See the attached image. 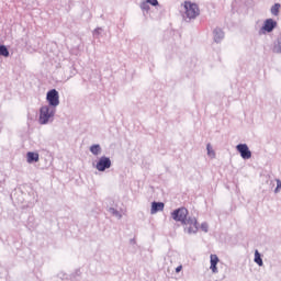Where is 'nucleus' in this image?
I'll return each instance as SVG.
<instances>
[{
  "mask_svg": "<svg viewBox=\"0 0 281 281\" xmlns=\"http://www.w3.org/2000/svg\"><path fill=\"white\" fill-rule=\"evenodd\" d=\"M166 205L164 202H153L151 203V209H150V214H157V212H164V207Z\"/></svg>",
  "mask_w": 281,
  "mask_h": 281,
  "instance_id": "9",
  "label": "nucleus"
},
{
  "mask_svg": "<svg viewBox=\"0 0 281 281\" xmlns=\"http://www.w3.org/2000/svg\"><path fill=\"white\" fill-rule=\"evenodd\" d=\"M276 181H277V188L274 189V193L278 194V192H280L281 190V181L280 179H277Z\"/></svg>",
  "mask_w": 281,
  "mask_h": 281,
  "instance_id": "23",
  "label": "nucleus"
},
{
  "mask_svg": "<svg viewBox=\"0 0 281 281\" xmlns=\"http://www.w3.org/2000/svg\"><path fill=\"white\" fill-rule=\"evenodd\" d=\"M206 150H207V157H210V159H216V151H214V148H212V144H207L206 145Z\"/></svg>",
  "mask_w": 281,
  "mask_h": 281,
  "instance_id": "14",
  "label": "nucleus"
},
{
  "mask_svg": "<svg viewBox=\"0 0 281 281\" xmlns=\"http://www.w3.org/2000/svg\"><path fill=\"white\" fill-rule=\"evenodd\" d=\"M102 32H104V30L102 27H97L94 29V31L92 32L93 36L95 38H100V36H102Z\"/></svg>",
  "mask_w": 281,
  "mask_h": 281,
  "instance_id": "20",
  "label": "nucleus"
},
{
  "mask_svg": "<svg viewBox=\"0 0 281 281\" xmlns=\"http://www.w3.org/2000/svg\"><path fill=\"white\" fill-rule=\"evenodd\" d=\"M272 52L274 54H281V37H279L273 45Z\"/></svg>",
  "mask_w": 281,
  "mask_h": 281,
  "instance_id": "15",
  "label": "nucleus"
},
{
  "mask_svg": "<svg viewBox=\"0 0 281 281\" xmlns=\"http://www.w3.org/2000/svg\"><path fill=\"white\" fill-rule=\"evenodd\" d=\"M236 150L239 153L241 159H251V150L247 144H238Z\"/></svg>",
  "mask_w": 281,
  "mask_h": 281,
  "instance_id": "7",
  "label": "nucleus"
},
{
  "mask_svg": "<svg viewBox=\"0 0 281 281\" xmlns=\"http://www.w3.org/2000/svg\"><path fill=\"white\" fill-rule=\"evenodd\" d=\"M270 12L273 16H278L280 14V3L272 5Z\"/></svg>",
  "mask_w": 281,
  "mask_h": 281,
  "instance_id": "17",
  "label": "nucleus"
},
{
  "mask_svg": "<svg viewBox=\"0 0 281 281\" xmlns=\"http://www.w3.org/2000/svg\"><path fill=\"white\" fill-rule=\"evenodd\" d=\"M276 27H278V22H276L273 19H267L263 22V26L261 27V32L262 34H265V32H271L272 30H276Z\"/></svg>",
  "mask_w": 281,
  "mask_h": 281,
  "instance_id": "8",
  "label": "nucleus"
},
{
  "mask_svg": "<svg viewBox=\"0 0 281 281\" xmlns=\"http://www.w3.org/2000/svg\"><path fill=\"white\" fill-rule=\"evenodd\" d=\"M181 269H183V266H178V267L176 268V273H180Z\"/></svg>",
  "mask_w": 281,
  "mask_h": 281,
  "instance_id": "25",
  "label": "nucleus"
},
{
  "mask_svg": "<svg viewBox=\"0 0 281 281\" xmlns=\"http://www.w3.org/2000/svg\"><path fill=\"white\" fill-rule=\"evenodd\" d=\"M46 100L48 102V105L46 106H52L53 109H56V106L60 104V94H58L56 89H52L47 92Z\"/></svg>",
  "mask_w": 281,
  "mask_h": 281,
  "instance_id": "4",
  "label": "nucleus"
},
{
  "mask_svg": "<svg viewBox=\"0 0 281 281\" xmlns=\"http://www.w3.org/2000/svg\"><path fill=\"white\" fill-rule=\"evenodd\" d=\"M38 159H40L38 153L29 151L26 154V161H27V164H34V162L38 161Z\"/></svg>",
  "mask_w": 281,
  "mask_h": 281,
  "instance_id": "11",
  "label": "nucleus"
},
{
  "mask_svg": "<svg viewBox=\"0 0 281 281\" xmlns=\"http://www.w3.org/2000/svg\"><path fill=\"white\" fill-rule=\"evenodd\" d=\"M214 41L215 43H221L223 38H225V33H223V30L215 29L213 32Z\"/></svg>",
  "mask_w": 281,
  "mask_h": 281,
  "instance_id": "12",
  "label": "nucleus"
},
{
  "mask_svg": "<svg viewBox=\"0 0 281 281\" xmlns=\"http://www.w3.org/2000/svg\"><path fill=\"white\" fill-rule=\"evenodd\" d=\"M90 153L98 157V155L102 154V147L100 146V144H94L90 146Z\"/></svg>",
  "mask_w": 281,
  "mask_h": 281,
  "instance_id": "13",
  "label": "nucleus"
},
{
  "mask_svg": "<svg viewBox=\"0 0 281 281\" xmlns=\"http://www.w3.org/2000/svg\"><path fill=\"white\" fill-rule=\"evenodd\" d=\"M146 2L149 4V5H159V1L157 0H146Z\"/></svg>",
  "mask_w": 281,
  "mask_h": 281,
  "instance_id": "24",
  "label": "nucleus"
},
{
  "mask_svg": "<svg viewBox=\"0 0 281 281\" xmlns=\"http://www.w3.org/2000/svg\"><path fill=\"white\" fill-rule=\"evenodd\" d=\"M54 115H56V109L49 105H43L40 109L38 124L45 126L49 122H54Z\"/></svg>",
  "mask_w": 281,
  "mask_h": 281,
  "instance_id": "1",
  "label": "nucleus"
},
{
  "mask_svg": "<svg viewBox=\"0 0 281 281\" xmlns=\"http://www.w3.org/2000/svg\"><path fill=\"white\" fill-rule=\"evenodd\" d=\"M111 166H112L111 158L106 156H101L97 161V165L94 166V168H97L99 172H104V170H109Z\"/></svg>",
  "mask_w": 281,
  "mask_h": 281,
  "instance_id": "5",
  "label": "nucleus"
},
{
  "mask_svg": "<svg viewBox=\"0 0 281 281\" xmlns=\"http://www.w3.org/2000/svg\"><path fill=\"white\" fill-rule=\"evenodd\" d=\"M255 262L259 267H262V265H265V262H262V257L260 256V252L258 250H255Z\"/></svg>",
  "mask_w": 281,
  "mask_h": 281,
  "instance_id": "16",
  "label": "nucleus"
},
{
  "mask_svg": "<svg viewBox=\"0 0 281 281\" xmlns=\"http://www.w3.org/2000/svg\"><path fill=\"white\" fill-rule=\"evenodd\" d=\"M184 14L187 19H194L195 16H199L200 10L199 5L196 3H192L190 1L184 2Z\"/></svg>",
  "mask_w": 281,
  "mask_h": 281,
  "instance_id": "2",
  "label": "nucleus"
},
{
  "mask_svg": "<svg viewBox=\"0 0 281 281\" xmlns=\"http://www.w3.org/2000/svg\"><path fill=\"white\" fill-rule=\"evenodd\" d=\"M200 227L205 234L210 231V225L206 222H203Z\"/></svg>",
  "mask_w": 281,
  "mask_h": 281,
  "instance_id": "21",
  "label": "nucleus"
},
{
  "mask_svg": "<svg viewBox=\"0 0 281 281\" xmlns=\"http://www.w3.org/2000/svg\"><path fill=\"white\" fill-rule=\"evenodd\" d=\"M210 260H211L210 269L212 273H218V268L216 267V265H218V256L211 255Z\"/></svg>",
  "mask_w": 281,
  "mask_h": 281,
  "instance_id": "10",
  "label": "nucleus"
},
{
  "mask_svg": "<svg viewBox=\"0 0 281 281\" xmlns=\"http://www.w3.org/2000/svg\"><path fill=\"white\" fill-rule=\"evenodd\" d=\"M0 56H4V58H8V56H10V50H8V47H5V45H0Z\"/></svg>",
  "mask_w": 281,
  "mask_h": 281,
  "instance_id": "18",
  "label": "nucleus"
},
{
  "mask_svg": "<svg viewBox=\"0 0 281 281\" xmlns=\"http://www.w3.org/2000/svg\"><path fill=\"white\" fill-rule=\"evenodd\" d=\"M171 217L173 218V221H177L178 223H184L186 220L188 218V209L186 207H180L178 210H175L171 213Z\"/></svg>",
  "mask_w": 281,
  "mask_h": 281,
  "instance_id": "6",
  "label": "nucleus"
},
{
  "mask_svg": "<svg viewBox=\"0 0 281 281\" xmlns=\"http://www.w3.org/2000/svg\"><path fill=\"white\" fill-rule=\"evenodd\" d=\"M109 212L110 214H112V216H115V218H122V213H120V211L113 209V207H110L109 209Z\"/></svg>",
  "mask_w": 281,
  "mask_h": 281,
  "instance_id": "19",
  "label": "nucleus"
},
{
  "mask_svg": "<svg viewBox=\"0 0 281 281\" xmlns=\"http://www.w3.org/2000/svg\"><path fill=\"white\" fill-rule=\"evenodd\" d=\"M182 225H184V232L187 234L192 235L199 232V222L195 217H188Z\"/></svg>",
  "mask_w": 281,
  "mask_h": 281,
  "instance_id": "3",
  "label": "nucleus"
},
{
  "mask_svg": "<svg viewBox=\"0 0 281 281\" xmlns=\"http://www.w3.org/2000/svg\"><path fill=\"white\" fill-rule=\"evenodd\" d=\"M140 9H142L144 12H148V10H150V5L145 1V2H142V3H140Z\"/></svg>",
  "mask_w": 281,
  "mask_h": 281,
  "instance_id": "22",
  "label": "nucleus"
}]
</instances>
